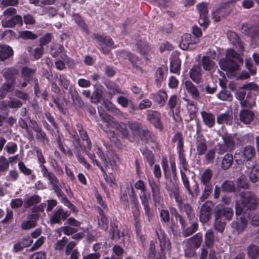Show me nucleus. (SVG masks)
Masks as SVG:
<instances>
[{"label":"nucleus","mask_w":259,"mask_h":259,"mask_svg":"<svg viewBox=\"0 0 259 259\" xmlns=\"http://www.w3.org/2000/svg\"><path fill=\"white\" fill-rule=\"evenodd\" d=\"M256 152L252 145L244 146L241 152L234 154V159L238 164H242L247 162L253 161L256 158Z\"/></svg>","instance_id":"20e7f679"},{"label":"nucleus","mask_w":259,"mask_h":259,"mask_svg":"<svg viewBox=\"0 0 259 259\" xmlns=\"http://www.w3.org/2000/svg\"><path fill=\"white\" fill-rule=\"evenodd\" d=\"M126 56L127 59L132 64L133 67H135L137 70L141 71V73H143V70L142 69L140 66V61L139 60L138 58L135 55L129 53H127Z\"/></svg>","instance_id":"49530a36"},{"label":"nucleus","mask_w":259,"mask_h":259,"mask_svg":"<svg viewBox=\"0 0 259 259\" xmlns=\"http://www.w3.org/2000/svg\"><path fill=\"white\" fill-rule=\"evenodd\" d=\"M36 69L31 68L28 67H23L21 70L22 77L30 81L34 78H33V75L36 72Z\"/></svg>","instance_id":"4c0bfd02"},{"label":"nucleus","mask_w":259,"mask_h":259,"mask_svg":"<svg viewBox=\"0 0 259 259\" xmlns=\"http://www.w3.org/2000/svg\"><path fill=\"white\" fill-rule=\"evenodd\" d=\"M22 19L23 23H24L25 25L28 26V28L34 26L36 23L35 17L30 14L24 15Z\"/></svg>","instance_id":"864d4df0"},{"label":"nucleus","mask_w":259,"mask_h":259,"mask_svg":"<svg viewBox=\"0 0 259 259\" xmlns=\"http://www.w3.org/2000/svg\"><path fill=\"white\" fill-rule=\"evenodd\" d=\"M69 94L71 96L72 105L75 109H78L84 106L83 101L76 90L70 87L69 89Z\"/></svg>","instance_id":"f3484780"},{"label":"nucleus","mask_w":259,"mask_h":259,"mask_svg":"<svg viewBox=\"0 0 259 259\" xmlns=\"http://www.w3.org/2000/svg\"><path fill=\"white\" fill-rule=\"evenodd\" d=\"M147 119L150 123L159 130H162L163 126L161 122L160 113L157 111L148 110L146 113Z\"/></svg>","instance_id":"f8f14e48"},{"label":"nucleus","mask_w":259,"mask_h":259,"mask_svg":"<svg viewBox=\"0 0 259 259\" xmlns=\"http://www.w3.org/2000/svg\"><path fill=\"white\" fill-rule=\"evenodd\" d=\"M219 124H226L230 125L232 122V118L227 113H223L219 115L217 118Z\"/></svg>","instance_id":"3c124183"},{"label":"nucleus","mask_w":259,"mask_h":259,"mask_svg":"<svg viewBox=\"0 0 259 259\" xmlns=\"http://www.w3.org/2000/svg\"><path fill=\"white\" fill-rule=\"evenodd\" d=\"M180 206H178L179 208L185 212L188 218L191 220L194 218L195 214L192 206L188 203H181Z\"/></svg>","instance_id":"ea45409f"},{"label":"nucleus","mask_w":259,"mask_h":259,"mask_svg":"<svg viewBox=\"0 0 259 259\" xmlns=\"http://www.w3.org/2000/svg\"><path fill=\"white\" fill-rule=\"evenodd\" d=\"M233 156L230 153L226 154L222 158L221 166L223 170L228 169L233 162Z\"/></svg>","instance_id":"c9c22d12"},{"label":"nucleus","mask_w":259,"mask_h":259,"mask_svg":"<svg viewBox=\"0 0 259 259\" xmlns=\"http://www.w3.org/2000/svg\"><path fill=\"white\" fill-rule=\"evenodd\" d=\"M204 187V190L203 193L200 197V201L201 202L204 201L206 199H207L209 196V195L211 193L212 191V185L211 183H207V184H202Z\"/></svg>","instance_id":"8fccbe9b"},{"label":"nucleus","mask_w":259,"mask_h":259,"mask_svg":"<svg viewBox=\"0 0 259 259\" xmlns=\"http://www.w3.org/2000/svg\"><path fill=\"white\" fill-rule=\"evenodd\" d=\"M203 240L202 234L198 233L186 241V244L194 248H198L201 245Z\"/></svg>","instance_id":"bb28decb"},{"label":"nucleus","mask_w":259,"mask_h":259,"mask_svg":"<svg viewBox=\"0 0 259 259\" xmlns=\"http://www.w3.org/2000/svg\"><path fill=\"white\" fill-rule=\"evenodd\" d=\"M187 92L190 94L195 100L199 99V92L195 85L190 80H187L184 83Z\"/></svg>","instance_id":"c85d7f7f"},{"label":"nucleus","mask_w":259,"mask_h":259,"mask_svg":"<svg viewBox=\"0 0 259 259\" xmlns=\"http://www.w3.org/2000/svg\"><path fill=\"white\" fill-rule=\"evenodd\" d=\"M69 215L70 213L68 211L59 208L53 212L50 222L51 224H61V220H65Z\"/></svg>","instance_id":"dca6fc26"},{"label":"nucleus","mask_w":259,"mask_h":259,"mask_svg":"<svg viewBox=\"0 0 259 259\" xmlns=\"http://www.w3.org/2000/svg\"><path fill=\"white\" fill-rule=\"evenodd\" d=\"M165 253L156 248V242L151 241L149 244L148 257L149 259H163Z\"/></svg>","instance_id":"aec40b11"},{"label":"nucleus","mask_w":259,"mask_h":259,"mask_svg":"<svg viewBox=\"0 0 259 259\" xmlns=\"http://www.w3.org/2000/svg\"><path fill=\"white\" fill-rule=\"evenodd\" d=\"M247 254L248 256L254 259L259 255V248L254 244H250L247 248Z\"/></svg>","instance_id":"603ef678"},{"label":"nucleus","mask_w":259,"mask_h":259,"mask_svg":"<svg viewBox=\"0 0 259 259\" xmlns=\"http://www.w3.org/2000/svg\"><path fill=\"white\" fill-rule=\"evenodd\" d=\"M149 185L152 191L153 200L155 203H159L160 198L158 185L154 182H151L150 181L149 182Z\"/></svg>","instance_id":"79ce46f5"},{"label":"nucleus","mask_w":259,"mask_h":259,"mask_svg":"<svg viewBox=\"0 0 259 259\" xmlns=\"http://www.w3.org/2000/svg\"><path fill=\"white\" fill-rule=\"evenodd\" d=\"M99 113L100 116L106 123V126H103L102 125L100 126V127L105 132L108 133L111 136H113L114 134V132L110 130L109 128H113L114 127H115V126L116 125V124L117 121L115 120L113 117L111 116L110 115L106 113H101L100 111H99Z\"/></svg>","instance_id":"9b49d317"},{"label":"nucleus","mask_w":259,"mask_h":259,"mask_svg":"<svg viewBox=\"0 0 259 259\" xmlns=\"http://www.w3.org/2000/svg\"><path fill=\"white\" fill-rule=\"evenodd\" d=\"M256 65L253 64L250 58L245 60V66L248 70L251 75H254L256 73Z\"/></svg>","instance_id":"338daca9"},{"label":"nucleus","mask_w":259,"mask_h":259,"mask_svg":"<svg viewBox=\"0 0 259 259\" xmlns=\"http://www.w3.org/2000/svg\"><path fill=\"white\" fill-rule=\"evenodd\" d=\"M110 234L111 239L115 240H119L121 237H123L124 236L123 233H120L117 226L112 224H111Z\"/></svg>","instance_id":"09e8293b"},{"label":"nucleus","mask_w":259,"mask_h":259,"mask_svg":"<svg viewBox=\"0 0 259 259\" xmlns=\"http://www.w3.org/2000/svg\"><path fill=\"white\" fill-rule=\"evenodd\" d=\"M108 159L112 169L113 170L116 169L117 167V162L119 161L117 154L111 151L110 152V157H109Z\"/></svg>","instance_id":"4d7b16f0"},{"label":"nucleus","mask_w":259,"mask_h":259,"mask_svg":"<svg viewBox=\"0 0 259 259\" xmlns=\"http://www.w3.org/2000/svg\"><path fill=\"white\" fill-rule=\"evenodd\" d=\"M1 105L3 108H10L17 110L22 107L23 102L15 97H11L8 100L2 101Z\"/></svg>","instance_id":"4468645a"},{"label":"nucleus","mask_w":259,"mask_h":259,"mask_svg":"<svg viewBox=\"0 0 259 259\" xmlns=\"http://www.w3.org/2000/svg\"><path fill=\"white\" fill-rule=\"evenodd\" d=\"M198 229V224L197 223H193L190 226L185 228L182 232V235L184 237H187L194 234Z\"/></svg>","instance_id":"de8ad7c7"},{"label":"nucleus","mask_w":259,"mask_h":259,"mask_svg":"<svg viewBox=\"0 0 259 259\" xmlns=\"http://www.w3.org/2000/svg\"><path fill=\"white\" fill-rule=\"evenodd\" d=\"M201 116L205 124L209 127H212L215 122V116L211 113L206 111L201 112Z\"/></svg>","instance_id":"f704fd0d"},{"label":"nucleus","mask_w":259,"mask_h":259,"mask_svg":"<svg viewBox=\"0 0 259 259\" xmlns=\"http://www.w3.org/2000/svg\"><path fill=\"white\" fill-rule=\"evenodd\" d=\"M3 77L5 79L0 87V99H4L8 93L14 92L15 88L17 89L25 88L29 81L22 77L21 79H17V76L19 74V70L14 67L5 68L2 72Z\"/></svg>","instance_id":"f03ea898"},{"label":"nucleus","mask_w":259,"mask_h":259,"mask_svg":"<svg viewBox=\"0 0 259 259\" xmlns=\"http://www.w3.org/2000/svg\"><path fill=\"white\" fill-rule=\"evenodd\" d=\"M159 242L160 250L162 253H165L164 251L167 249V251H170L171 244L169 239L164 234H161L158 235Z\"/></svg>","instance_id":"c756f323"},{"label":"nucleus","mask_w":259,"mask_h":259,"mask_svg":"<svg viewBox=\"0 0 259 259\" xmlns=\"http://www.w3.org/2000/svg\"><path fill=\"white\" fill-rule=\"evenodd\" d=\"M102 91L99 88H97L93 93L91 99L93 103L97 104L99 103L102 98Z\"/></svg>","instance_id":"052dcab7"},{"label":"nucleus","mask_w":259,"mask_h":259,"mask_svg":"<svg viewBox=\"0 0 259 259\" xmlns=\"http://www.w3.org/2000/svg\"><path fill=\"white\" fill-rule=\"evenodd\" d=\"M217 211V212H214L215 221L213 224V227L217 231L222 233L224 231L226 223L223 221L219 210Z\"/></svg>","instance_id":"cd10ccee"},{"label":"nucleus","mask_w":259,"mask_h":259,"mask_svg":"<svg viewBox=\"0 0 259 259\" xmlns=\"http://www.w3.org/2000/svg\"><path fill=\"white\" fill-rule=\"evenodd\" d=\"M13 49L5 44L0 45V61H4L13 56Z\"/></svg>","instance_id":"a878e982"},{"label":"nucleus","mask_w":259,"mask_h":259,"mask_svg":"<svg viewBox=\"0 0 259 259\" xmlns=\"http://www.w3.org/2000/svg\"><path fill=\"white\" fill-rule=\"evenodd\" d=\"M201 64L203 69L212 74L215 68V63L208 56H203L201 59Z\"/></svg>","instance_id":"393cba45"},{"label":"nucleus","mask_w":259,"mask_h":259,"mask_svg":"<svg viewBox=\"0 0 259 259\" xmlns=\"http://www.w3.org/2000/svg\"><path fill=\"white\" fill-rule=\"evenodd\" d=\"M249 179L251 182L255 183L259 180V165H253L249 174Z\"/></svg>","instance_id":"a18cd8bd"},{"label":"nucleus","mask_w":259,"mask_h":259,"mask_svg":"<svg viewBox=\"0 0 259 259\" xmlns=\"http://www.w3.org/2000/svg\"><path fill=\"white\" fill-rule=\"evenodd\" d=\"M228 37L233 48L227 50L225 58L221 59L219 64L221 69L227 72V75L234 76L235 72L240 69L239 64L243 62L244 42L233 31L228 33Z\"/></svg>","instance_id":"f257e3e1"},{"label":"nucleus","mask_w":259,"mask_h":259,"mask_svg":"<svg viewBox=\"0 0 259 259\" xmlns=\"http://www.w3.org/2000/svg\"><path fill=\"white\" fill-rule=\"evenodd\" d=\"M248 217L242 215L231 223V227L238 234L242 233L247 228Z\"/></svg>","instance_id":"9d476101"},{"label":"nucleus","mask_w":259,"mask_h":259,"mask_svg":"<svg viewBox=\"0 0 259 259\" xmlns=\"http://www.w3.org/2000/svg\"><path fill=\"white\" fill-rule=\"evenodd\" d=\"M41 171L43 177L47 178L49 181V184L52 186V189L56 195L57 196H61L63 192L60 189L59 181L55 174L52 172L49 171L45 165L41 166Z\"/></svg>","instance_id":"0eeeda50"},{"label":"nucleus","mask_w":259,"mask_h":259,"mask_svg":"<svg viewBox=\"0 0 259 259\" xmlns=\"http://www.w3.org/2000/svg\"><path fill=\"white\" fill-rule=\"evenodd\" d=\"M21 89H16L14 90L15 96L18 99H21L22 101L26 102L29 101L30 97L27 93L24 92Z\"/></svg>","instance_id":"e2e57ef3"},{"label":"nucleus","mask_w":259,"mask_h":259,"mask_svg":"<svg viewBox=\"0 0 259 259\" xmlns=\"http://www.w3.org/2000/svg\"><path fill=\"white\" fill-rule=\"evenodd\" d=\"M169 197L175 199L176 202L177 203V206H180L181 203L183 202L182 198L180 195V189L170 192L168 193Z\"/></svg>","instance_id":"0e129e2a"},{"label":"nucleus","mask_w":259,"mask_h":259,"mask_svg":"<svg viewBox=\"0 0 259 259\" xmlns=\"http://www.w3.org/2000/svg\"><path fill=\"white\" fill-rule=\"evenodd\" d=\"M222 138L223 141L218 143L215 147L217 153L223 155L226 152L234 150L236 147L234 137L230 134H224Z\"/></svg>","instance_id":"39448f33"},{"label":"nucleus","mask_w":259,"mask_h":259,"mask_svg":"<svg viewBox=\"0 0 259 259\" xmlns=\"http://www.w3.org/2000/svg\"><path fill=\"white\" fill-rule=\"evenodd\" d=\"M140 135L141 140L147 143H153L155 141L154 135L147 128L143 129Z\"/></svg>","instance_id":"58836bf2"},{"label":"nucleus","mask_w":259,"mask_h":259,"mask_svg":"<svg viewBox=\"0 0 259 259\" xmlns=\"http://www.w3.org/2000/svg\"><path fill=\"white\" fill-rule=\"evenodd\" d=\"M219 210L220 213H221V218H223V217H225V218L230 221L233 216V211L232 209L230 207H224L223 208L221 204L217 206L214 209V212H217Z\"/></svg>","instance_id":"7c9ffc66"},{"label":"nucleus","mask_w":259,"mask_h":259,"mask_svg":"<svg viewBox=\"0 0 259 259\" xmlns=\"http://www.w3.org/2000/svg\"><path fill=\"white\" fill-rule=\"evenodd\" d=\"M214 235L213 231L209 229L207 230L204 235V244L208 248H212L214 245Z\"/></svg>","instance_id":"e433bc0d"},{"label":"nucleus","mask_w":259,"mask_h":259,"mask_svg":"<svg viewBox=\"0 0 259 259\" xmlns=\"http://www.w3.org/2000/svg\"><path fill=\"white\" fill-rule=\"evenodd\" d=\"M40 200V197L37 195H33L25 200L24 206L25 208H29L30 206L38 203Z\"/></svg>","instance_id":"6e6d98bb"},{"label":"nucleus","mask_w":259,"mask_h":259,"mask_svg":"<svg viewBox=\"0 0 259 259\" xmlns=\"http://www.w3.org/2000/svg\"><path fill=\"white\" fill-rule=\"evenodd\" d=\"M198 132V131H197V136L196 138V151L198 155H202L206 152L207 148V143L204 136L201 134H199Z\"/></svg>","instance_id":"a211bd4d"},{"label":"nucleus","mask_w":259,"mask_h":259,"mask_svg":"<svg viewBox=\"0 0 259 259\" xmlns=\"http://www.w3.org/2000/svg\"><path fill=\"white\" fill-rule=\"evenodd\" d=\"M212 205L210 201H207L205 202L200 208L199 218L200 221L202 224L207 223L211 219L212 215Z\"/></svg>","instance_id":"1a4fd4ad"},{"label":"nucleus","mask_w":259,"mask_h":259,"mask_svg":"<svg viewBox=\"0 0 259 259\" xmlns=\"http://www.w3.org/2000/svg\"><path fill=\"white\" fill-rule=\"evenodd\" d=\"M193 36L190 34H185L182 37L180 43V47L184 50L188 49L190 45L196 44L199 42V39L195 38L193 39Z\"/></svg>","instance_id":"412c9836"},{"label":"nucleus","mask_w":259,"mask_h":259,"mask_svg":"<svg viewBox=\"0 0 259 259\" xmlns=\"http://www.w3.org/2000/svg\"><path fill=\"white\" fill-rule=\"evenodd\" d=\"M187 108L188 111L189 116L186 117V120L190 121L196 117L197 108L193 102H188L187 105Z\"/></svg>","instance_id":"37998d69"},{"label":"nucleus","mask_w":259,"mask_h":259,"mask_svg":"<svg viewBox=\"0 0 259 259\" xmlns=\"http://www.w3.org/2000/svg\"><path fill=\"white\" fill-rule=\"evenodd\" d=\"M181 60L177 55H173L170 60V71L174 73H179Z\"/></svg>","instance_id":"473e14b6"},{"label":"nucleus","mask_w":259,"mask_h":259,"mask_svg":"<svg viewBox=\"0 0 259 259\" xmlns=\"http://www.w3.org/2000/svg\"><path fill=\"white\" fill-rule=\"evenodd\" d=\"M236 184L238 188L243 189H249L250 187V185L244 175H241L237 179Z\"/></svg>","instance_id":"a19ab883"},{"label":"nucleus","mask_w":259,"mask_h":259,"mask_svg":"<svg viewBox=\"0 0 259 259\" xmlns=\"http://www.w3.org/2000/svg\"><path fill=\"white\" fill-rule=\"evenodd\" d=\"M95 39L100 46L101 50L104 54H108L113 45V41L109 36H103L98 34H94Z\"/></svg>","instance_id":"6e6552de"},{"label":"nucleus","mask_w":259,"mask_h":259,"mask_svg":"<svg viewBox=\"0 0 259 259\" xmlns=\"http://www.w3.org/2000/svg\"><path fill=\"white\" fill-rule=\"evenodd\" d=\"M197 8L200 15L199 23L201 26L206 27L208 24L207 4L202 3L197 5Z\"/></svg>","instance_id":"ddd939ff"},{"label":"nucleus","mask_w":259,"mask_h":259,"mask_svg":"<svg viewBox=\"0 0 259 259\" xmlns=\"http://www.w3.org/2000/svg\"><path fill=\"white\" fill-rule=\"evenodd\" d=\"M98 212L99 214L98 217V226L104 230H107L108 227V221L103 211L99 207H98Z\"/></svg>","instance_id":"72a5a7b5"},{"label":"nucleus","mask_w":259,"mask_h":259,"mask_svg":"<svg viewBox=\"0 0 259 259\" xmlns=\"http://www.w3.org/2000/svg\"><path fill=\"white\" fill-rule=\"evenodd\" d=\"M2 24L5 28H13L17 25L21 26L23 25L22 17L19 15H16L9 19L6 18L2 20Z\"/></svg>","instance_id":"6ab92c4d"},{"label":"nucleus","mask_w":259,"mask_h":259,"mask_svg":"<svg viewBox=\"0 0 259 259\" xmlns=\"http://www.w3.org/2000/svg\"><path fill=\"white\" fill-rule=\"evenodd\" d=\"M243 32L252 38L259 39V23L251 25L243 24L242 27Z\"/></svg>","instance_id":"2eb2a0df"},{"label":"nucleus","mask_w":259,"mask_h":259,"mask_svg":"<svg viewBox=\"0 0 259 259\" xmlns=\"http://www.w3.org/2000/svg\"><path fill=\"white\" fill-rule=\"evenodd\" d=\"M181 177L186 192L192 198H196L200 193L199 184L197 182L194 181L191 185L188 177L182 170L181 171Z\"/></svg>","instance_id":"423d86ee"},{"label":"nucleus","mask_w":259,"mask_h":259,"mask_svg":"<svg viewBox=\"0 0 259 259\" xmlns=\"http://www.w3.org/2000/svg\"><path fill=\"white\" fill-rule=\"evenodd\" d=\"M189 76L195 83H199L202 79V69L198 65H194L190 70Z\"/></svg>","instance_id":"5701e85b"},{"label":"nucleus","mask_w":259,"mask_h":259,"mask_svg":"<svg viewBox=\"0 0 259 259\" xmlns=\"http://www.w3.org/2000/svg\"><path fill=\"white\" fill-rule=\"evenodd\" d=\"M172 143H177V149L178 153H184V140L182 134L180 132L176 133L173 137L172 140Z\"/></svg>","instance_id":"2f4dec72"},{"label":"nucleus","mask_w":259,"mask_h":259,"mask_svg":"<svg viewBox=\"0 0 259 259\" xmlns=\"http://www.w3.org/2000/svg\"><path fill=\"white\" fill-rule=\"evenodd\" d=\"M218 97L220 100L226 101H231L233 97L230 92L226 89H223L218 95Z\"/></svg>","instance_id":"bf43d9fd"},{"label":"nucleus","mask_w":259,"mask_h":259,"mask_svg":"<svg viewBox=\"0 0 259 259\" xmlns=\"http://www.w3.org/2000/svg\"><path fill=\"white\" fill-rule=\"evenodd\" d=\"M230 14V10L225 6H222L212 12V17L214 21H220L222 18Z\"/></svg>","instance_id":"b1692460"},{"label":"nucleus","mask_w":259,"mask_h":259,"mask_svg":"<svg viewBox=\"0 0 259 259\" xmlns=\"http://www.w3.org/2000/svg\"><path fill=\"white\" fill-rule=\"evenodd\" d=\"M240 105L242 108H251L254 106L255 102L254 100H251L247 95L242 101L240 102Z\"/></svg>","instance_id":"69168bd1"},{"label":"nucleus","mask_w":259,"mask_h":259,"mask_svg":"<svg viewBox=\"0 0 259 259\" xmlns=\"http://www.w3.org/2000/svg\"><path fill=\"white\" fill-rule=\"evenodd\" d=\"M18 37L23 39H35L37 37V34L28 30L21 31L18 33Z\"/></svg>","instance_id":"5fc2aeb1"},{"label":"nucleus","mask_w":259,"mask_h":259,"mask_svg":"<svg viewBox=\"0 0 259 259\" xmlns=\"http://www.w3.org/2000/svg\"><path fill=\"white\" fill-rule=\"evenodd\" d=\"M178 104V97L176 95H173L170 97L167 102V106L171 111H173L174 108Z\"/></svg>","instance_id":"774afa93"},{"label":"nucleus","mask_w":259,"mask_h":259,"mask_svg":"<svg viewBox=\"0 0 259 259\" xmlns=\"http://www.w3.org/2000/svg\"><path fill=\"white\" fill-rule=\"evenodd\" d=\"M239 117L241 122L245 124H249L253 121L254 114L251 110L242 109L240 111Z\"/></svg>","instance_id":"4be33fe9"},{"label":"nucleus","mask_w":259,"mask_h":259,"mask_svg":"<svg viewBox=\"0 0 259 259\" xmlns=\"http://www.w3.org/2000/svg\"><path fill=\"white\" fill-rule=\"evenodd\" d=\"M221 188L223 192H233L235 190V185L232 181H226L223 183Z\"/></svg>","instance_id":"13d9d810"},{"label":"nucleus","mask_w":259,"mask_h":259,"mask_svg":"<svg viewBox=\"0 0 259 259\" xmlns=\"http://www.w3.org/2000/svg\"><path fill=\"white\" fill-rule=\"evenodd\" d=\"M213 175V171L210 168L206 169L202 174L200 177V182L202 184L211 183L210 181Z\"/></svg>","instance_id":"c03bdc74"},{"label":"nucleus","mask_w":259,"mask_h":259,"mask_svg":"<svg viewBox=\"0 0 259 259\" xmlns=\"http://www.w3.org/2000/svg\"><path fill=\"white\" fill-rule=\"evenodd\" d=\"M113 128H115L119 131L122 134L123 137H127L128 131L126 127V125L124 122H117L116 125Z\"/></svg>","instance_id":"680f3d73"},{"label":"nucleus","mask_w":259,"mask_h":259,"mask_svg":"<svg viewBox=\"0 0 259 259\" xmlns=\"http://www.w3.org/2000/svg\"><path fill=\"white\" fill-rule=\"evenodd\" d=\"M240 196L241 206L238 204L236 206V213L237 215L241 214L243 209L245 210H253L259 205V199L256 195L251 191H242L239 194Z\"/></svg>","instance_id":"7ed1b4c3"}]
</instances>
